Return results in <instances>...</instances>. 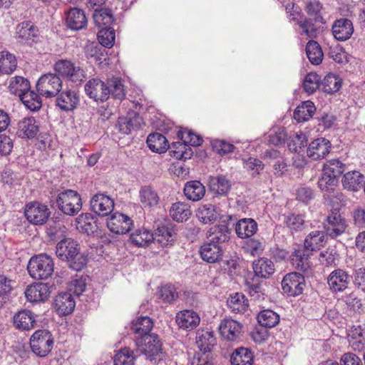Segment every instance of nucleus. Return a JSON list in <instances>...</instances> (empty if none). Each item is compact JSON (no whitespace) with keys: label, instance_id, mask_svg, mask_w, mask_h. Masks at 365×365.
Returning a JSON list of instances; mask_svg holds the SVG:
<instances>
[{"label":"nucleus","instance_id":"f3484780","mask_svg":"<svg viewBox=\"0 0 365 365\" xmlns=\"http://www.w3.org/2000/svg\"><path fill=\"white\" fill-rule=\"evenodd\" d=\"M330 141L324 138H319L309 143L307 153L312 160H319L324 158L330 152Z\"/></svg>","mask_w":365,"mask_h":365},{"label":"nucleus","instance_id":"ea45409f","mask_svg":"<svg viewBox=\"0 0 365 365\" xmlns=\"http://www.w3.org/2000/svg\"><path fill=\"white\" fill-rule=\"evenodd\" d=\"M196 216L204 224L213 223L217 219L215 207L210 203L200 205L196 211Z\"/></svg>","mask_w":365,"mask_h":365},{"label":"nucleus","instance_id":"69168bd1","mask_svg":"<svg viewBox=\"0 0 365 365\" xmlns=\"http://www.w3.org/2000/svg\"><path fill=\"white\" fill-rule=\"evenodd\" d=\"M320 78L315 73H308L304 81V91L308 93H313L319 87Z\"/></svg>","mask_w":365,"mask_h":365},{"label":"nucleus","instance_id":"c9c22d12","mask_svg":"<svg viewBox=\"0 0 365 365\" xmlns=\"http://www.w3.org/2000/svg\"><path fill=\"white\" fill-rule=\"evenodd\" d=\"M176 238V232L171 227L163 225L157 229L154 240H156L161 246L166 247L172 245Z\"/></svg>","mask_w":365,"mask_h":365},{"label":"nucleus","instance_id":"7c9ffc66","mask_svg":"<svg viewBox=\"0 0 365 365\" xmlns=\"http://www.w3.org/2000/svg\"><path fill=\"white\" fill-rule=\"evenodd\" d=\"M14 324L19 329L29 330L36 324L34 314L29 310L20 311L14 315Z\"/></svg>","mask_w":365,"mask_h":365},{"label":"nucleus","instance_id":"680f3d73","mask_svg":"<svg viewBox=\"0 0 365 365\" xmlns=\"http://www.w3.org/2000/svg\"><path fill=\"white\" fill-rule=\"evenodd\" d=\"M160 298L165 303H173L178 297V294L175 287L172 284H165L159 290Z\"/></svg>","mask_w":365,"mask_h":365},{"label":"nucleus","instance_id":"a878e982","mask_svg":"<svg viewBox=\"0 0 365 365\" xmlns=\"http://www.w3.org/2000/svg\"><path fill=\"white\" fill-rule=\"evenodd\" d=\"M66 22L70 29L79 30L86 25L87 19L83 10L73 8L67 12Z\"/></svg>","mask_w":365,"mask_h":365},{"label":"nucleus","instance_id":"b1692460","mask_svg":"<svg viewBox=\"0 0 365 365\" xmlns=\"http://www.w3.org/2000/svg\"><path fill=\"white\" fill-rule=\"evenodd\" d=\"M139 200L145 209H153L158 206L160 197L158 192L150 185L142 186L139 190Z\"/></svg>","mask_w":365,"mask_h":365},{"label":"nucleus","instance_id":"9d476101","mask_svg":"<svg viewBox=\"0 0 365 365\" xmlns=\"http://www.w3.org/2000/svg\"><path fill=\"white\" fill-rule=\"evenodd\" d=\"M26 219L34 225H43L50 217L48 207L38 202H31L26 205L24 210Z\"/></svg>","mask_w":365,"mask_h":365},{"label":"nucleus","instance_id":"e2e57ef3","mask_svg":"<svg viewBox=\"0 0 365 365\" xmlns=\"http://www.w3.org/2000/svg\"><path fill=\"white\" fill-rule=\"evenodd\" d=\"M178 136L184 143H188L192 146H199L202 143V139L189 130L178 131Z\"/></svg>","mask_w":365,"mask_h":365},{"label":"nucleus","instance_id":"412c9836","mask_svg":"<svg viewBox=\"0 0 365 365\" xmlns=\"http://www.w3.org/2000/svg\"><path fill=\"white\" fill-rule=\"evenodd\" d=\"M222 245L208 242L204 243L200 249L201 258L208 263H215L220 261L222 259Z\"/></svg>","mask_w":365,"mask_h":365},{"label":"nucleus","instance_id":"603ef678","mask_svg":"<svg viewBox=\"0 0 365 365\" xmlns=\"http://www.w3.org/2000/svg\"><path fill=\"white\" fill-rule=\"evenodd\" d=\"M257 321L262 327L272 328L279 322V316L271 309H264L258 314Z\"/></svg>","mask_w":365,"mask_h":365},{"label":"nucleus","instance_id":"4c0bfd02","mask_svg":"<svg viewBox=\"0 0 365 365\" xmlns=\"http://www.w3.org/2000/svg\"><path fill=\"white\" fill-rule=\"evenodd\" d=\"M227 306L232 312L243 314L248 309V300L242 294L235 293L228 298Z\"/></svg>","mask_w":365,"mask_h":365},{"label":"nucleus","instance_id":"c03bdc74","mask_svg":"<svg viewBox=\"0 0 365 365\" xmlns=\"http://www.w3.org/2000/svg\"><path fill=\"white\" fill-rule=\"evenodd\" d=\"M196 343L201 351L210 353L216 344V339L212 332L202 330L197 333Z\"/></svg>","mask_w":365,"mask_h":365},{"label":"nucleus","instance_id":"49530a36","mask_svg":"<svg viewBox=\"0 0 365 365\" xmlns=\"http://www.w3.org/2000/svg\"><path fill=\"white\" fill-rule=\"evenodd\" d=\"M93 18L96 25L101 28L110 27L113 21L112 12L108 9H95Z\"/></svg>","mask_w":365,"mask_h":365},{"label":"nucleus","instance_id":"0e129e2a","mask_svg":"<svg viewBox=\"0 0 365 365\" xmlns=\"http://www.w3.org/2000/svg\"><path fill=\"white\" fill-rule=\"evenodd\" d=\"M78 229L81 232L91 235L94 233L97 230V225L95 221L89 220L87 216L81 215L77 220Z\"/></svg>","mask_w":365,"mask_h":365},{"label":"nucleus","instance_id":"864d4df0","mask_svg":"<svg viewBox=\"0 0 365 365\" xmlns=\"http://www.w3.org/2000/svg\"><path fill=\"white\" fill-rule=\"evenodd\" d=\"M135 360L133 351L128 348L121 349L113 358L114 365H133Z\"/></svg>","mask_w":365,"mask_h":365},{"label":"nucleus","instance_id":"dca6fc26","mask_svg":"<svg viewBox=\"0 0 365 365\" xmlns=\"http://www.w3.org/2000/svg\"><path fill=\"white\" fill-rule=\"evenodd\" d=\"M52 288L48 283H36L26 288L25 296L31 302H44L49 298Z\"/></svg>","mask_w":365,"mask_h":365},{"label":"nucleus","instance_id":"6e6552de","mask_svg":"<svg viewBox=\"0 0 365 365\" xmlns=\"http://www.w3.org/2000/svg\"><path fill=\"white\" fill-rule=\"evenodd\" d=\"M54 68L58 75L76 84H80L86 78V73L83 68L67 60L58 61Z\"/></svg>","mask_w":365,"mask_h":365},{"label":"nucleus","instance_id":"a19ab883","mask_svg":"<svg viewBox=\"0 0 365 365\" xmlns=\"http://www.w3.org/2000/svg\"><path fill=\"white\" fill-rule=\"evenodd\" d=\"M130 240L136 247H146L153 242L154 234L145 229H138L131 234Z\"/></svg>","mask_w":365,"mask_h":365},{"label":"nucleus","instance_id":"393cba45","mask_svg":"<svg viewBox=\"0 0 365 365\" xmlns=\"http://www.w3.org/2000/svg\"><path fill=\"white\" fill-rule=\"evenodd\" d=\"M209 188L215 195L225 196L231 189V182L222 175L211 176L209 180Z\"/></svg>","mask_w":365,"mask_h":365},{"label":"nucleus","instance_id":"f704fd0d","mask_svg":"<svg viewBox=\"0 0 365 365\" xmlns=\"http://www.w3.org/2000/svg\"><path fill=\"white\" fill-rule=\"evenodd\" d=\"M364 181V176L359 171L346 173L342 179V184L344 188L351 191H357L361 187Z\"/></svg>","mask_w":365,"mask_h":365},{"label":"nucleus","instance_id":"052dcab7","mask_svg":"<svg viewBox=\"0 0 365 365\" xmlns=\"http://www.w3.org/2000/svg\"><path fill=\"white\" fill-rule=\"evenodd\" d=\"M324 91L326 93H331L336 92L341 86V79L336 75L329 74L323 81Z\"/></svg>","mask_w":365,"mask_h":365},{"label":"nucleus","instance_id":"6ab92c4d","mask_svg":"<svg viewBox=\"0 0 365 365\" xmlns=\"http://www.w3.org/2000/svg\"><path fill=\"white\" fill-rule=\"evenodd\" d=\"M79 97L75 91L70 89L59 92L56 99V106L63 111H72L78 106Z\"/></svg>","mask_w":365,"mask_h":365},{"label":"nucleus","instance_id":"c85d7f7f","mask_svg":"<svg viewBox=\"0 0 365 365\" xmlns=\"http://www.w3.org/2000/svg\"><path fill=\"white\" fill-rule=\"evenodd\" d=\"M183 191L188 200L195 202L205 196V187L198 180H191L185 183Z\"/></svg>","mask_w":365,"mask_h":365},{"label":"nucleus","instance_id":"09e8293b","mask_svg":"<svg viewBox=\"0 0 365 365\" xmlns=\"http://www.w3.org/2000/svg\"><path fill=\"white\" fill-rule=\"evenodd\" d=\"M30 88V83L26 78L21 76H15L11 78L8 89L11 94L18 96L26 93Z\"/></svg>","mask_w":365,"mask_h":365},{"label":"nucleus","instance_id":"c756f323","mask_svg":"<svg viewBox=\"0 0 365 365\" xmlns=\"http://www.w3.org/2000/svg\"><path fill=\"white\" fill-rule=\"evenodd\" d=\"M257 231V223L252 218L241 219L235 226L236 234L242 239L252 237Z\"/></svg>","mask_w":365,"mask_h":365},{"label":"nucleus","instance_id":"f8f14e48","mask_svg":"<svg viewBox=\"0 0 365 365\" xmlns=\"http://www.w3.org/2000/svg\"><path fill=\"white\" fill-rule=\"evenodd\" d=\"M133 226V220L127 215L115 212L107 220V227L115 234L123 235L128 232Z\"/></svg>","mask_w":365,"mask_h":365},{"label":"nucleus","instance_id":"39448f33","mask_svg":"<svg viewBox=\"0 0 365 365\" xmlns=\"http://www.w3.org/2000/svg\"><path fill=\"white\" fill-rule=\"evenodd\" d=\"M323 227L326 235L335 239L346 232L348 223L339 210H331L324 218Z\"/></svg>","mask_w":365,"mask_h":365},{"label":"nucleus","instance_id":"338daca9","mask_svg":"<svg viewBox=\"0 0 365 365\" xmlns=\"http://www.w3.org/2000/svg\"><path fill=\"white\" fill-rule=\"evenodd\" d=\"M66 227L61 222H53L47 229V233L53 240H58L65 237Z\"/></svg>","mask_w":365,"mask_h":365},{"label":"nucleus","instance_id":"4468645a","mask_svg":"<svg viewBox=\"0 0 365 365\" xmlns=\"http://www.w3.org/2000/svg\"><path fill=\"white\" fill-rule=\"evenodd\" d=\"M91 210L100 216H108L114 208V201L104 193H97L90 201Z\"/></svg>","mask_w":365,"mask_h":365},{"label":"nucleus","instance_id":"473e14b6","mask_svg":"<svg viewBox=\"0 0 365 365\" xmlns=\"http://www.w3.org/2000/svg\"><path fill=\"white\" fill-rule=\"evenodd\" d=\"M304 215L289 212L284 215V224L291 232H301L307 227Z\"/></svg>","mask_w":365,"mask_h":365},{"label":"nucleus","instance_id":"37998d69","mask_svg":"<svg viewBox=\"0 0 365 365\" xmlns=\"http://www.w3.org/2000/svg\"><path fill=\"white\" fill-rule=\"evenodd\" d=\"M230 362L232 365H252L253 355L248 349L237 348L232 354Z\"/></svg>","mask_w":365,"mask_h":365},{"label":"nucleus","instance_id":"58836bf2","mask_svg":"<svg viewBox=\"0 0 365 365\" xmlns=\"http://www.w3.org/2000/svg\"><path fill=\"white\" fill-rule=\"evenodd\" d=\"M324 231L315 230L311 232L304 240V247L309 251L319 250L325 243Z\"/></svg>","mask_w":365,"mask_h":365},{"label":"nucleus","instance_id":"774afa93","mask_svg":"<svg viewBox=\"0 0 365 365\" xmlns=\"http://www.w3.org/2000/svg\"><path fill=\"white\" fill-rule=\"evenodd\" d=\"M336 178L335 176L329 175V173L322 170V176L318 181V186L322 190L329 191L332 190L336 183Z\"/></svg>","mask_w":365,"mask_h":365},{"label":"nucleus","instance_id":"a211bd4d","mask_svg":"<svg viewBox=\"0 0 365 365\" xmlns=\"http://www.w3.org/2000/svg\"><path fill=\"white\" fill-rule=\"evenodd\" d=\"M39 131V126L33 117L21 119L16 125V135L22 139H32Z\"/></svg>","mask_w":365,"mask_h":365},{"label":"nucleus","instance_id":"0eeeda50","mask_svg":"<svg viewBox=\"0 0 365 365\" xmlns=\"http://www.w3.org/2000/svg\"><path fill=\"white\" fill-rule=\"evenodd\" d=\"M63 86L61 79L54 73H47L41 76L36 83V89L39 93L46 98L56 96Z\"/></svg>","mask_w":365,"mask_h":365},{"label":"nucleus","instance_id":"f257e3e1","mask_svg":"<svg viewBox=\"0 0 365 365\" xmlns=\"http://www.w3.org/2000/svg\"><path fill=\"white\" fill-rule=\"evenodd\" d=\"M56 256L68 263L69 267L76 271L81 270L87 263V258L80 253L76 241L69 237L62 238L56 245Z\"/></svg>","mask_w":365,"mask_h":365},{"label":"nucleus","instance_id":"a18cd8bd","mask_svg":"<svg viewBox=\"0 0 365 365\" xmlns=\"http://www.w3.org/2000/svg\"><path fill=\"white\" fill-rule=\"evenodd\" d=\"M17 66L16 56L6 51L0 52V73L10 74L14 72Z\"/></svg>","mask_w":365,"mask_h":365},{"label":"nucleus","instance_id":"9b49d317","mask_svg":"<svg viewBox=\"0 0 365 365\" xmlns=\"http://www.w3.org/2000/svg\"><path fill=\"white\" fill-rule=\"evenodd\" d=\"M85 91L90 98L96 101L104 102L110 96L108 81L105 83L99 78L89 80L85 85Z\"/></svg>","mask_w":365,"mask_h":365},{"label":"nucleus","instance_id":"aec40b11","mask_svg":"<svg viewBox=\"0 0 365 365\" xmlns=\"http://www.w3.org/2000/svg\"><path fill=\"white\" fill-rule=\"evenodd\" d=\"M175 320L180 328L187 330L194 329L200 322L199 315L192 310L180 312L177 314Z\"/></svg>","mask_w":365,"mask_h":365},{"label":"nucleus","instance_id":"e433bc0d","mask_svg":"<svg viewBox=\"0 0 365 365\" xmlns=\"http://www.w3.org/2000/svg\"><path fill=\"white\" fill-rule=\"evenodd\" d=\"M146 142L148 148L155 153H165L169 148L166 138L158 133L150 134Z\"/></svg>","mask_w":365,"mask_h":365},{"label":"nucleus","instance_id":"ddd939ff","mask_svg":"<svg viewBox=\"0 0 365 365\" xmlns=\"http://www.w3.org/2000/svg\"><path fill=\"white\" fill-rule=\"evenodd\" d=\"M221 336L229 341H235L242 335V325L232 319H224L219 327Z\"/></svg>","mask_w":365,"mask_h":365},{"label":"nucleus","instance_id":"f03ea898","mask_svg":"<svg viewBox=\"0 0 365 365\" xmlns=\"http://www.w3.org/2000/svg\"><path fill=\"white\" fill-rule=\"evenodd\" d=\"M27 269L32 278L46 279L54 271L53 259L46 254L32 257L29 261Z\"/></svg>","mask_w":365,"mask_h":365},{"label":"nucleus","instance_id":"5fc2aeb1","mask_svg":"<svg viewBox=\"0 0 365 365\" xmlns=\"http://www.w3.org/2000/svg\"><path fill=\"white\" fill-rule=\"evenodd\" d=\"M291 261L292 265L300 271H306L309 269L308 255L302 250H295L292 255Z\"/></svg>","mask_w":365,"mask_h":365},{"label":"nucleus","instance_id":"72a5a7b5","mask_svg":"<svg viewBox=\"0 0 365 365\" xmlns=\"http://www.w3.org/2000/svg\"><path fill=\"white\" fill-rule=\"evenodd\" d=\"M169 212L173 220L178 222L187 220L192 214L190 206L182 202L173 203Z\"/></svg>","mask_w":365,"mask_h":365},{"label":"nucleus","instance_id":"4d7b16f0","mask_svg":"<svg viewBox=\"0 0 365 365\" xmlns=\"http://www.w3.org/2000/svg\"><path fill=\"white\" fill-rule=\"evenodd\" d=\"M307 139L302 132L297 133L288 142V148L290 151L299 153L307 146Z\"/></svg>","mask_w":365,"mask_h":365},{"label":"nucleus","instance_id":"6e6d98bb","mask_svg":"<svg viewBox=\"0 0 365 365\" xmlns=\"http://www.w3.org/2000/svg\"><path fill=\"white\" fill-rule=\"evenodd\" d=\"M108 86H109L110 95L113 98L122 101L125 98V93L121 79L118 78L108 79Z\"/></svg>","mask_w":365,"mask_h":365},{"label":"nucleus","instance_id":"cd10ccee","mask_svg":"<svg viewBox=\"0 0 365 365\" xmlns=\"http://www.w3.org/2000/svg\"><path fill=\"white\" fill-rule=\"evenodd\" d=\"M252 269L255 276L268 278L274 272L275 267L272 260L262 257L253 262Z\"/></svg>","mask_w":365,"mask_h":365},{"label":"nucleus","instance_id":"5701e85b","mask_svg":"<svg viewBox=\"0 0 365 365\" xmlns=\"http://www.w3.org/2000/svg\"><path fill=\"white\" fill-rule=\"evenodd\" d=\"M76 302L71 293L58 294L54 300V308L59 315L71 314L75 308Z\"/></svg>","mask_w":365,"mask_h":365},{"label":"nucleus","instance_id":"13d9d810","mask_svg":"<svg viewBox=\"0 0 365 365\" xmlns=\"http://www.w3.org/2000/svg\"><path fill=\"white\" fill-rule=\"evenodd\" d=\"M115 31L111 27L101 28L98 33V39L101 46L110 48L115 43Z\"/></svg>","mask_w":365,"mask_h":365},{"label":"nucleus","instance_id":"20e7f679","mask_svg":"<svg viewBox=\"0 0 365 365\" xmlns=\"http://www.w3.org/2000/svg\"><path fill=\"white\" fill-rule=\"evenodd\" d=\"M56 204L63 213L70 216L77 215L82 208L81 197L73 190L61 192L56 198Z\"/></svg>","mask_w":365,"mask_h":365},{"label":"nucleus","instance_id":"2eb2a0df","mask_svg":"<svg viewBox=\"0 0 365 365\" xmlns=\"http://www.w3.org/2000/svg\"><path fill=\"white\" fill-rule=\"evenodd\" d=\"M351 280V276L345 270L336 269L329 275L327 283L332 292H341L348 288Z\"/></svg>","mask_w":365,"mask_h":365},{"label":"nucleus","instance_id":"4be33fe9","mask_svg":"<svg viewBox=\"0 0 365 365\" xmlns=\"http://www.w3.org/2000/svg\"><path fill=\"white\" fill-rule=\"evenodd\" d=\"M353 31L352 22L347 19H337L332 26V34L338 41H344L349 39Z\"/></svg>","mask_w":365,"mask_h":365},{"label":"nucleus","instance_id":"423d86ee","mask_svg":"<svg viewBox=\"0 0 365 365\" xmlns=\"http://www.w3.org/2000/svg\"><path fill=\"white\" fill-rule=\"evenodd\" d=\"M30 346L36 356L45 357L53 349V339L48 331L37 330L30 339Z\"/></svg>","mask_w":365,"mask_h":365},{"label":"nucleus","instance_id":"8fccbe9b","mask_svg":"<svg viewBox=\"0 0 365 365\" xmlns=\"http://www.w3.org/2000/svg\"><path fill=\"white\" fill-rule=\"evenodd\" d=\"M38 31L30 21H24L18 25L16 36L22 41H28L38 36Z\"/></svg>","mask_w":365,"mask_h":365},{"label":"nucleus","instance_id":"bb28decb","mask_svg":"<svg viewBox=\"0 0 365 365\" xmlns=\"http://www.w3.org/2000/svg\"><path fill=\"white\" fill-rule=\"evenodd\" d=\"M230 230L225 224L212 227L207 234L208 242L221 245L230 240Z\"/></svg>","mask_w":365,"mask_h":365},{"label":"nucleus","instance_id":"79ce46f5","mask_svg":"<svg viewBox=\"0 0 365 365\" xmlns=\"http://www.w3.org/2000/svg\"><path fill=\"white\" fill-rule=\"evenodd\" d=\"M316 108L312 101H307L298 106L294 112V118L298 122L309 120L314 115Z\"/></svg>","mask_w":365,"mask_h":365},{"label":"nucleus","instance_id":"de8ad7c7","mask_svg":"<svg viewBox=\"0 0 365 365\" xmlns=\"http://www.w3.org/2000/svg\"><path fill=\"white\" fill-rule=\"evenodd\" d=\"M306 53L311 63L319 65L323 60V51L320 45L314 40H310L306 46Z\"/></svg>","mask_w":365,"mask_h":365},{"label":"nucleus","instance_id":"1a4fd4ad","mask_svg":"<svg viewBox=\"0 0 365 365\" xmlns=\"http://www.w3.org/2000/svg\"><path fill=\"white\" fill-rule=\"evenodd\" d=\"M305 287L304 277L298 272L287 274L282 281V289L284 293L291 297H296L303 292Z\"/></svg>","mask_w":365,"mask_h":365},{"label":"nucleus","instance_id":"3c124183","mask_svg":"<svg viewBox=\"0 0 365 365\" xmlns=\"http://www.w3.org/2000/svg\"><path fill=\"white\" fill-rule=\"evenodd\" d=\"M21 101L24 106L31 111H36L41 108V99L40 96L34 91L29 89L21 95Z\"/></svg>","mask_w":365,"mask_h":365},{"label":"nucleus","instance_id":"2f4dec72","mask_svg":"<svg viewBox=\"0 0 365 365\" xmlns=\"http://www.w3.org/2000/svg\"><path fill=\"white\" fill-rule=\"evenodd\" d=\"M153 327V322L148 317H140L132 322L131 330L137 337L150 335Z\"/></svg>","mask_w":365,"mask_h":365},{"label":"nucleus","instance_id":"7ed1b4c3","mask_svg":"<svg viewBox=\"0 0 365 365\" xmlns=\"http://www.w3.org/2000/svg\"><path fill=\"white\" fill-rule=\"evenodd\" d=\"M137 351L145 355L150 361L161 360L163 355L162 342L159 336L152 333L144 337H137L135 339Z\"/></svg>","mask_w":365,"mask_h":365},{"label":"nucleus","instance_id":"bf43d9fd","mask_svg":"<svg viewBox=\"0 0 365 365\" xmlns=\"http://www.w3.org/2000/svg\"><path fill=\"white\" fill-rule=\"evenodd\" d=\"M323 170L337 178L345 170V165L337 159L330 160L324 165Z\"/></svg>","mask_w":365,"mask_h":365}]
</instances>
